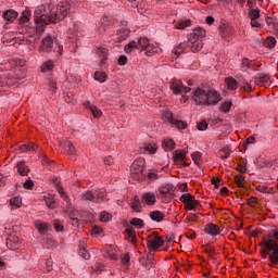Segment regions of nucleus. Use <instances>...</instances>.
Wrapping results in <instances>:
<instances>
[{
    "mask_svg": "<svg viewBox=\"0 0 278 278\" xmlns=\"http://www.w3.org/2000/svg\"><path fill=\"white\" fill-rule=\"evenodd\" d=\"M192 99L195 105H204L207 108L210 105H218L223 100V97L216 89L198 87L192 94Z\"/></svg>",
    "mask_w": 278,
    "mask_h": 278,
    "instance_id": "obj_1",
    "label": "nucleus"
},
{
    "mask_svg": "<svg viewBox=\"0 0 278 278\" xmlns=\"http://www.w3.org/2000/svg\"><path fill=\"white\" fill-rule=\"evenodd\" d=\"M68 14H71V3L60 2L56 5L55 14L49 15L48 17L41 16V21H43V23L46 25H49V23H58V21H62V20L66 18V16H68Z\"/></svg>",
    "mask_w": 278,
    "mask_h": 278,
    "instance_id": "obj_2",
    "label": "nucleus"
},
{
    "mask_svg": "<svg viewBox=\"0 0 278 278\" xmlns=\"http://www.w3.org/2000/svg\"><path fill=\"white\" fill-rule=\"evenodd\" d=\"M262 247V257L266 260L269 251H275L278 249V230H273L266 237H264Z\"/></svg>",
    "mask_w": 278,
    "mask_h": 278,
    "instance_id": "obj_3",
    "label": "nucleus"
},
{
    "mask_svg": "<svg viewBox=\"0 0 278 278\" xmlns=\"http://www.w3.org/2000/svg\"><path fill=\"white\" fill-rule=\"evenodd\" d=\"M146 161L142 157L135 160L130 166V176L135 181H142L146 179L144 175Z\"/></svg>",
    "mask_w": 278,
    "mask_h": 278,
    "instance_id": "obj_4",
    "label": "nucleus"
},
{
    "mask_svg": "<svg viewBox=\"0 0 278 278\" xmlns=\"http://www.w3.org/2000/svg\"><path fill=\"white\" fill-rule=\"evenodd\" d=\"M169 84L174 94H188L192 90L190 87H184V83L177 78H172Z\"/></svg>",
    "mask_w": 278,
    "mask_h": 278,
    "instance_id": "obj_5",
    "label": "nucleus"
},
{
    "mask_svg": "<svg viewBox=\"0 0 278 278\" xmlns=\"http://www.w3.org/2000/svg\"><path fill=\"white\" fill-rule=\"evenodd\" d=\"M161 247H164V239L162 237H157V235L154 232L153 236L148 238L147 248L149 251H157V249H161Z\"/></svg>",
    "mask_w": 278,
    "mask_h": 278,
    "instance_id": "obj_6",
    "label": "nucleus"
},
{
    "mask_svg": "<svg viewBox=\"0 0 278 278\" xmlns=\"http://www.w3.org/2000/svg\"><path fill=\"white\" fill-rule=\"evenodd\" d=\"M170 190H173L172 185L161 186L159 188V193L156 194L157 199H160L161 201L166 203V201H168V199H170L173 197V194L170 193Z\"/></svg>",
    "mask_w": 278,
    "mask_h": 278,
    "instance_id": "obj_7",
    "label": "nucleus"
},
{
    "mask_svg": "<svg viewBox=\"0 0 278 278\" xmlns=\"http://www.w3.org/2000/svg\"><path fill=\"white\" fill-rule=\"evenodd\" d=\"M157 143L155 141L147 142L144 143L140 149V153H143V155H155L157 153Z\"/></svg>",
    "mask_w": 278,
    "mask_h": 278,
    "instance_id": "obj_8",
    "label": "nucleus"
},
{
    "mask_svg": "<svg viewBox=\"0 0 278 278\" xmlns=\"http://www.w3.org/2000/svg\"><path fill=\"white\" fill-rule=\"evenodd\" d=\"M96 53L100 58V64L104 66V64L108 62L110 50L104 46H98L96 47Z\"/></svg>",
    "mask_w": 278,
    "mask_h": 278,
    "instance_id": "obj_9",
    "label": "nucleus"
},
{
    "mask_svg": "<svg viewBox=\"0 0 278 278\" xmlns=\"http://www.w3.org/2000/svg\"><path fill=\"white\" fill-rule=\"evenodd\" d=\"M53 48V37L48 36L41 40V45L38 49L39 53H49Z\"/></svg>",
    "mask_w": 278,
    "mask_h": 278,
    "instance_id": "obj_10",
    "label": "nucleus"
},
{
    "mask_svg": "<svg viewBox=\"0 0 278 278\" xmlns=\"http://www.w3.org/2000/svg\"><path fill=\"white\" fill-rule=\"evenodd\" d=\"M165 118L167 123H170V125H174V127H177V129H186L188 127L186 122L175 118L173 113H166Z\"/></svg>",
    "mask_w": 278,
    "mask_h": 278,
    "instance_id": "obj_11",
    "label": "nucleus"
},
{
    "mask_svg": "<svg viewBox=\"0 0 278 278\" xmlns=\"http://www.w3.org/2000/svg\"><path fill=\"white\" fill-rule=\"evenodd\" d=\"M187 47L193 52L197 53L201 49H203V40L201 39H192V37L188 38Z\"/></svg>",
    "mask_w": 278,
    "mask_h": 278,
    "instance_id": "obj_12",
    "label": "nucleus"
},
{
    "mask_svg": "<svg viewBox=\"0 0 278 278\" xmlns=\"http://www.w3.org/2000/svg\"><path fill=\"white\" fill-rule=\"evenodd\" d=\"M205 36H207V30H205V28L203 27H197L189 35V38L194 40H201L202 38H205Z\"/></svg>",
    "mask_w": 278,
    "mask_h": 278,
    "instance_id": "obj_13",
    "label": "nucleus"
},
{
    "mask_svg": "<svg viewBox=\"0 0 278 278\" xmlns=\"http://www.w3.org/2000/svg\"><path fill=\"white\" fill-rule=\"evenodd\" d=\"M130 210L132 212H136L137 214H140L142 212V203L140 202V198L138 195H135L132 198V201L129 203Z\"/></svg>",
    "mask_w": 278,
    "mask_h": 278,
    "instance_id": "obj_14",
    "label": "nucleus"
},
{
    "mask_svg": "<svg viewBox=\"0 0 278 278\" xmlns=\"http://www.w3.org/2000/svg\"><path fill=\"white\" fill-rule=\"evenodd\" d=\"M141 201L142 203H146V205H155V193L153 192H146L143 193V195L141 197Z\"/></svg>",
    "mask_w": 278,
    "mask_h": 278,
    "instance_id": "obj_15",
    "label": "nucleus"
},
{
    "mask_svg": "<svg viewBox=\"0 0 278 278\" xmlns=\"http://www.w3.org/2000/svg\"><path fill=\"white\" fill-rule=\"evenodd\" d=\"M219 34L224 40H231V36H233V29L229 26H222L219 28Z\"/></svg>",
    "mask_w": 278,
    "mask_h": 278,
    "instance_id": "obj_16",
    "label": "nucleus"
},
{
    "mask_svg": "<svg viewBox=\"0 0 278 278\" xmlns=\"http://www.w3.org/2000/svg\"><path fill=\"white\" fill-rule=\"evenodd\" d=\"M205 233L208 236H218L220 233V228L216 224H208L204 228Z\"/></svg>",
    "mask_w": 278,
    "mask_h": 278,
    "instance_id": "obj_17",
    "label": "nucleus"
},
{
    "mask_svg": "<svg viewBox=\"0 0 278 278\" xmlns=\"http://www.w3.org/2000/svg\"><path fill=\"white\" fill-rule=\"evenodd\" d=\"M17 173L21 175V177H27L29 175V167L25 165V162H18L16 164Z\"/></svg>",
    "mask_w": 278,
    "mask_h": 278,
    "instance_id": "obj_18",
    "label": "nucleus"
},
{
    "mask_svg": "<svg viewBox=\"0 0 278 278\" xmlns=\"http://www.w3.org/2000/svg\"><path fill=\"white\" fill-rule=\"evenodd\" d=\"M151 220H154V223H162L164 218H166V215L162 213L161 211H152L150 213Z\"/></svg>",
    "mask_w": 278,
    "mask_h": 278,
    "instance_id": "obj_19",
    "label": "nucleus"
},
{
    "mask_svg": "<svg viewBox=\"0 0 278 278\" xmlns=\"http://www.w3.org/2000/svg\"><path fill=\"white\" fill-rule=\"evenodd\" d=\"M17 17H18V12L14 10H8L3 13V18L5 21H9L10 23H13V21H16Z\"/></svg>",
    "mask_w": 278,
    "mask_h": 278,
    "instance_id": "obj_20",
    "label": "nucleus"
},
{
    "mask_svg": "<svg viewBox=\"0 0 278 278\" xmlns=\"http://www.w3.org/2000/svg\"><path fill=\"white\" fill-rule=\"evenodd\" d=\"M227 90H238V80L233 77L225 78Z\"/></svg>",
    "mask_w": 278,
    "mask_h": 278,
    "instance_id": "obj_21",
    "label": "nucleus"
},
{
    "mask_svg": "<svg viewBox=\"0 0 278 278\" xmlns=\"http://www.w3.org/2000/svg\"><path fill=\"white\" fill-rule=\"evenodd\" d=\"M186 155H188L186 150H176L174 151L173 160L174 162H184V160H186Z\"/></svg>",
    "mask_w": 278,
    "mask_h": 278,
    "instance_id": "obj_22",
    "label": "nucleus"
},
{
    "mask_svg": "<svg viewBox=\"0 0 278 278\" xmlns=\"http://www.w3.org/2000/svg\"><path fill=\"white\" fill-rule=\"evenodd\" d=\"M108 255L110 260L118 261V247L116 245H110L108 249Z\"/></svg>",
    "mask_w": 278,
    "mask_h": 278,
    "instance_id": "obj_23",
    "label": "nucleus"
},
{
    "mask_svg": "<svg viewBox=\"0 0 278 278\" xmlns=\"http://www.w3.org/2000/svg\"><path fill=\"white\" fill-rule=\"evenodd\" d=\"M149 47V38L140 37L137 41V49L138 51H144Z\"/></svg>",
    "mask_w": 278,
    "mask_h": 278,
    "instance_id": "obj_24",
    "label": "nucleus"
},
{
    "mask_svg": "<svg viewBox=\"0 0 278 278\" xmlns=\"http://www.w3.org/2000/svg\"><path fill=\"white\" fill-rule=\"evenodd\" d=\"M63 151L67 155H73L75 153V146L71 141L63 142Z\"/></svg>",
    "mask_w": 278,
    "mask_h": 278,
    "instance_id": "obj_25",
    "label": "nucleus"
},
{
    "mask_svg": "<svg viewBox=\"0 0 278 278\" xmlns=\"http://www.w3.org/2000/svg\"><path fill=\"white\" fill-rule=\"evenodd\" d=\"M41 73H49V71H53L55 68V63L53 61L49 60L42 63L40 66Z\"/></svg>",
    "mask_w": 278,
    "mask_h": 278,
    "instance_id": "obj_26",
    "label": "nucleus"
},
{
    "mask_svg": "<svg viewBox=\"0 0 278 278\" xmlns=\"http://www.w3.org/2000/svg\"><path fill=\"white\" fill-rule=\"evenodd\" d=\"M93 78L100 84H105V81L108 80V74L105 72L97 71Z\"/></svg>",
    "mask_w": 278,
    "mask_h": 278,
    "instance_id": "obj_27",
    "label": "nucleus"
},
{
    "mask_svg": "<svg viewBox=\"0 0 278 278\" xmlns=\"http://www.w3.org/2000/svg\"><path fill=\"white\" fill-rule=\"evenodd\" d=\"M162 148L164 151H173L175 149V141L173 139H165L162 141Z\"/></svg>",
    "mask_w": 278,
    "mask_h": 278,
    "instance_id": "obj_28",
    "label": "nucleus"
},
{
    "mask_svg": "<svg viewBox=\"0 0 278 278\" xmlns=\"http://www.w3.org/2000/svg\"><path fill=\"white\" fill-rule=\"evenodd\" d=\"M232 105L233 103L231 101H224L219 106V112H223L224 114H229V112H231Z\"/></svg>",
    "mask_w": 278,
    "mask_h": 278,
    "instance_id": "obj_29",
    "label": "nucleus"
},
{
    "mask_svg": "<svg viewBox=\"0 0 278 278\" xmlns=\"http://www.w3.org/2000/svg\"><path fill=\"white\" fill-rule=\"evenodd\" d=\"M186 49H188V43L181 42L176 48H174L173 52L175 53V55H181V53H186Z\"/></svg>",
    "mask_w": 278,
    "mask_h": 278,
    "instance_id": "obj_30",
    "label": "nucleus"
},
{
    "mask_svg": "<svg viewBox=\"0 0 278 278\" xmlns=\"http://www.w3.org/2000/svg\"><path fill=\"white\" fill-rule=\"evenodd\" d=\"M197 207H199V200H197L194 197L187 204H185V210L188 211L197 210Z\"/></svg>",
    "mask_w": 278,
    "mask_h": 278,
    "instance_id": "obj_31",
    "label": "nucleus"
},
{
    "mask_svg": "<svg viewBox=\"0 0 278 278\" xmlns=\"http://www.w3.org/2000/svg\"><path fill=\"white\" fill-rule=\"evenodd\" d=\"M268 79H270V77H268V75L266 74H260L256 77V85L257 86H266V84H268Z\"/></svg>",
    "mask_w": 278,
    "mask_h": 278,
    "instance_id": "obj_32",
    "label": "nucleus"
},
{
    "mask_svg": "<svg viewBox=\"0 0 278 278\" xmlns=\"http://www.w3.org/2000/svg\"><path fill=\"white\" fill-rule=\"evenodd\" d=\"M129 223L132 227H136V229H142L144 227V220L138 217L131 218Z\"/></svg>",
    "mask_w": 278,
    "mask_h": 278,
    "instance_id": "obj_33",
    "label": "nucleus"
},
{
    "mask_svg": "<svg viewBox=\"0 0 278 278\" xmlns=\"http://www.w3.org/2000/svg\"><path fill=\"white\" fill-rule=\"evenodd\" d=\"M43 199L46 201L47 207H49L50 210H55V200L53 199V195L47 194L43 197Z\"/></svg>",
    "mask_w": 278,
    "mask_h": 278,
    "instance_id": "obj_34",
    "label": "nucleus"
},
{
    "mask_svg": "<svg viewBox=\"0 0 278 278\" xmlns=\"http://www.w3.org/2000/svg\"><path fill=\"white\" fill-rule=\"evenodd\" d=\"M248 16L250 21H257L260 18V9H249Z\"/></svg>",
    "mask_w": 278,
    "mask_h": 278,
    "instance_id": "obj_35",
    "label": "nucleus"
},
{
    "mask_svg": "<svg viewBox=\"0 0 278 278\" xmlns=\"http://www.w3.org/2000/svg\"><path fill=\"white\" fill-rule=\"evenodd\" d=\"M274 252L269 254L268 262H270L271 266H277L278 264V248L276 250H273Z\"/></svg>",
    "mask_w": 278,
    "mask_h": 278,
    "instance_id": "obj_36",
    "label": "nucleus"
},
{
    "mask_svg": "<svg viewBox=\"0 0 278 278\" xmlns=\"http://www.w3.org/2000/svg\"><path fill=\"white\" fill-rule=\"evenodd\" d=\"M147 177L150 181H157L160 173L156 169H149Z\"/></svg>",
    "mask_w": 278,
    "mask_h": 278,
    "instance_id": "obj_37",
    "label": "nucleus"
},
{
    "mask_svg": "<svg viewBox=\"0 0 278 278\" xmlns=\"http://www.w3.org/2000/svg\"><path fill=\"white\" fill-rule=\"evenodd\" d=\"M81 201H91L92 203H94L96 195L94 193H92V191H86L81 194Z\"/></svg>",
    "mask_w": 278,
    "mask_h": 278,
    "instance_id": "obj_38",
    "label": "nucleus"
},
{
    "mask_svg": "<svg viewBox=\"0 0 278 278\" xmlns=\"http://www.w3.org/2000/svg\"><path fill=\"white\" fill-rule=\"evenodd\" d=\"M35 228L39 231V233H42V231H47L49 229V225L38 220L35 222Z\"/></svg>",
    "mask_w": 278,
    "mask_h": 278,
    "instance_id": "obj_39",
    "label": "nucleus"
},
{
    "mask_svg": "<svg viewBox=\"0 0 278 278\" xmlns=\"http://www.w3.org/2000/svg\"><path fill=\"white\" fill-rule=\"evenodd\" d=\"M264 45L267 49H275V45H277V39H275V37H267Z\"/></svg>",
    "mask_w": 278,
    "mask_h": 278,
    "instance_id": "obj_40",
    "label": "nucleus"
},
{
    "mask_svg": "<svg viewBox=\"0 0 278 278\" xmlns=\"http://www.w3.org/2000/svg\"><path fill=\"white\" fill-rule=\"evenodd\" d=\"M134 49H138V42L137 41L128 42L125 46L124 51H125V53H131V51H134Z\"/></svg>",
    "mask_w": 278,
    "mask_h": 278,
    "instance_id": "obj_41",
    "label": "nucleus"
},
{
    "mask_svg": "<svg viewBox=\"0 0 278 278\" xmlns=\"http://www.w3.org/2000/svg\"><path fill=\"white\" fill-rule=\"evenodd\" d=\"M90 112L93 116V118H101V116H103V111H101V109L97 108V106H90Z\"/></svg>",
    "mask_w": 278,
    "mask_h": 278,
    "instance_id": "obj_42",
    "label": "nucleus"
},
{
    "mask_svg": "<svg viewBox=\"0 0 278 278\" xmlns=\"http://www.w3.org/2000/svg\"><path fill=\"white\" fill-rule=\"evenodd\" d=\"M12 207H21L23 205V200L20 197H14L10 200Z\"/></svg>",
    "mask_w": 278,
    "mask_h": 278,
    "instance_id": "obj_43",
    "label": "nucleus"
},
{
    "mask_svg": "<svg viewBox=\"0 0 278 278\" xmlns=\"http://www.w3.org/2000/svg\"><path fill=\"white\" fill-rule=\"evenodd\" d=\"M94 197H96L94 203H103L106 197L105 190L99 191Z\"/></svg>",
    "mask_w": 278,
    "mask_h": 278,
    "instance_id": "obj_44",
    "label": "nucleus"
},
{
    "mask_svg": "<svg viewBox=\"0 0 278 278\" xmlns=\"http://www.w3.org/2000/svg\"><path fill=\"white\" fill-rule=\"evenodd\" d=\"M110 220H112V214L105 211L100 214V223H110Z\"/></svg>",
    "mask_w": 278,
    "mask_h": 278,
    "instance_id": "obj_45",
    "label": "nucleus"
},
{
    "mask_svg": "<svg viewBox=\"0 0 278 278\" xmlns=\"http://www.w3.org/2000/svg\"><path fill=\"white\" fill-rule=\"evenodd\" d=\"M244 179L245 178L242 175L235 176V181H236L238 188H244Z\"/></svg>",
    "mask_w": 278,
    "mask_h": 278,
    "instance_id": "obj_46",
    "label": "nucleus"
},
{
    "mask_svg": "<svg viewBox=\"0 0 278 278\" xmlns=\"http://www.w3.org/2000/svg\"><path fill=\"white\" fill-rule=\"evenodd\" d=\"M192 25V22L190 20L182 21L176 25V29H186V27H190Z\"/></svg>",
    "mask_w": 278,
    "mask_h": 278,
    "instance_id": "obj_47",
    "label": "nucleus"
},
{
    "mask_svg": "<svg viewBox=\"0 0 278 278\" xmlns=\"http://www.w3.org/2000/svg\"><path fill=\"white\" fill-rule=\"evenodd\" d=\"M236 170L244 175V173H247V162L241 161L240 163H238Z\"/></svg>",
    "mask_w": 278,
    "mask_h": 278,
    "instance_id": "obj_48",
    "label": "nucleus"
},
{
    "mask_svg": "<svg viewBox=\"0 0 278 278\" xmlns=\"http://www.w3.org/2000/svg\"><path fill=\"white\" fill-rule=\"evenodd\" d=\"M194 195L190 194V193H184L182 195H180L179 201L181 203H185V205L190 202L191 199H193Z\"/></svg>",
    "mask_w": 278,
    "mask_h": 278,
    "instance_id": "obj_49",
    "label": "nucleus"
},
{
    "mask_svg": "<svg viewBox=\"0 0 278 278\" xmlns=\"http://www.w3.org/2000/svg\"><path fill=\"white\" fill-rule=\"evenodd\" d=\"M29 16H31V13L29 11H24L22 13V16L20 17V23H27L29 22Z\"/></svg>",
    "mask_w": 278,
    "mask_h": 278,
    "instance_id": "obj_50",
    "label": "nucleus"
},
{
    "mask_svg": "<svg viewBox=\"0 0 278 278\" xmlns=\"http://www.w3.org/2000/svg\"><path fill=\"white\" fill-rule=\"evenodd\" d=\"M191 157H192L194 164H201V159H202L201 152H193L191 154Z\"/></svg>",
    "mask_w": 278,
    "mask_h": 278,
    "instance_id": "obj_51",
    "label": "nucleus"
},
{
    "mask_svg": "<svg viewBox=\"0 0 278 278\" xmlns=\"http://www.w3.org/2000/svg\"><path fill=\"white\" fill-rule=\"evenodd\" d=\"M207 127H208V124L205 119L201 121L197 125V129H199V131H205V129H207Z\"/></svg>",
    "mask_w": 278,
    "mask_h": 278,
    "instance_id": "obj_52",
    "label": "nucleus"
},
{
    "mask_svg": "<svg viewBox=\"0 0 278 278\" xmlns=\"http://www.w3.org/2000/svg\"><path fill=\"white\" fill-rule=\"evenodd\" d=\"M257 197H251L249 200H248V205L249 207H255V205H257Z\"/></svg>",
    "mask_w": 278,
    "mask_h": 278,
    "instance_id": "obj_53",
    "label": "nucleus"
},
{
    "mask_svg": "<svg viewBox=\"0 0 278 278\" xmlns=\"http://www.w3.org/2000/svg\"><path fill=\"white\" fill-rule=\"evenodd\" d=\"M91 233H92V236H99L100 233H103V228L99 227V226H94L91 229Z\"/></svg>",
    "mask_w": 278,
    "mask_h": 278,
    "instance_id": "obj_54",
    "label": "nucleus"
},
{
    "mask_svg": "<svg viewBox=\"0 0 278 278\" xmlns=\"http://www.w3.org/2000/svg\"><path fill=\"white\" fill-rule=\"evenodd\" d=\"M242 88L245 92H253V86L247 81L242 83Z\"/></svg>",
    "mask_w": 278,
    "mask_h": 278,
    "instance_id": "obj_55",
    "label": "nucleus"
},
{
    "mask_svg": "<svg viewBox=\"0 0 278 278\" xmlns=\"http://www.w3.org/2000/svg\"><path fill=\"white\" fill-rule=\"evenodd\" d=\"M23 188H25V190H33L34 189V181L33 180H26L23 185Z\"/></svg>",
    "mask_w": 278,
    "mask_h": 278,
    "instance_id": "obj_56",
    "label": "nucleus"
},
{
    "mask_svg": "<svg viewBox=\"0 0 278 278\" xmlns=\"http://www.w3.org/2000/svg\"><path fill=\"white\" fill-rule=\"evenodd\" d=\"M251 66V60L244 58L241 61V68H249Z\"/></svg>",
    "mask_w": 278,
    "mask_h": 278,
    "instance_id": "obj_57",
    "label": "nucleus"
},
{
    "mask_svg": "<svg viewBox=\"0 0 278 278\" xmlns=\"http://www.w3.org/2000/svg\"><path fill=\"white\" fill-rule=\"evenodd\" d=\"M79 255L83 256L84 260H90V253H88V251L85 249L79 250Z\"/></svg>",
    "mask_w": 278,
    "mask_h": 278,
    "instance_id": "obj_58",
    "label": "nucleus"
},
{
    "mask_svg": "<svg viewBox=\"0 0 278 278\" xmlns=\"http://www.w3.org/2000/svg\"><path fill=\"white\" fill-rule=\"evenodd\" d=\"M18 84V79L17 78H8L7 79V85L14 87Z\"/></svg>",
    "mask_w": 278,
    "mask_h": 278,
    "instance_id": "obj_59",
    "label": "nucleus"
},
{
    "mask_svg": "<svg viewBox=\"0 0 278 278\" xmlns=\"http://www.w3.org/2000/svg\"><path fill=\"white\" fill-rule=\"evenodd\" d=\"M121 264H122L123 266H127V264H129V254H124V255L122 256Z\"/></svg>",
    "mask_w": 278,
    "mask_h": 278,
    "instance_id": "obj_60",
    "label": "nucleus"
},
{
    "mask_svg": "<svg viewBox=\"0 0 278 278\" xmlns=\"http://www.w3.org/2000/svg\"><path fill=\"white\" fill-rule=\"evenodd\" d=\"M117 64L119 66H125V64H127V58L125 55H121L117 60Z\"/></svg>",
    "mask_w": 278,
    "mask_h": 278,
    "instance_id": "obj_61",
    "label": "nucleus"
},
{
    "mask_svg": "<svg viewBox=\"0 0 278 278\" xmlns=\"http://www.w3.org/2000/svg\"><path fill=\"white\" fill-rule=\"evenodd\" d=\"M54 229L55 231H62V229H64V226H62V224H60V220H54Z\"/></svg>",
    "mask_w": 278,
    "mask_h": 278,
    "instance_id": "obj_62",
    "label": "nucleus"
},
{
    "mask_svg": "<svg viewBox=\"0 0 278 278\" xmlns=\"http://www.w3.org/2000/svg\"><path fill=\"white\" fill-rule=\"evenodd\" d=\"M126 233H127L128 238L136 237V230H134V228H131V227L126 229Z\"/></svg>",
    "mask_w": 278,
    "mask_h": 278,
    "instance_id": "obj_63",
    "label": "nucleus"
},
{
    "mask_svg": "<svg viewBox=\"0 0 278 278\" xmlns=\"http://www.w3.org/2000/svg\"><path fill=\"white\" fill-rule=\"evenodd\" d=\"M104 163L108 164V166H112V164H114V157L113 156H106L104 159Z\"/></svg>",
    "mask_w": 278,
    "mask_h": 278,
    "instance_id": "obj_64",
    "label": "nucleus"
}]
</instances>
